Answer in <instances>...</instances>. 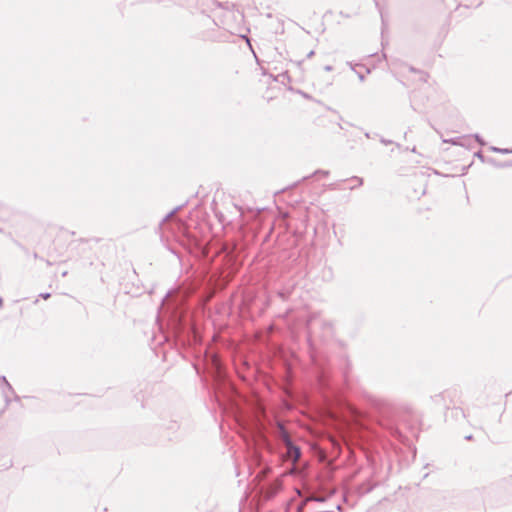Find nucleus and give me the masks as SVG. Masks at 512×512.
I'll use <instances>...</instances> for the list:
<instances>
[{
  "label": "nucleus",
  "mask_w": 512,
  "mask_h": 512,
  "mask_svg": "<svg viewBox=\"0 0 512 512\" xmlns=\"http://www.w3.org/2000/svg\"><path fill=\"white\" fill-rule=\"evenodd\" d=\"M39 296L46 300V299H48L51 296V294L46 292V293H41Z\"/></svg>",
  "instance_id": "9"
},
{
  "label": "nucleus",
  "mask_w": 512,
  "mask_h": 512,
  "mask_svg": "<svg viewBox=\"0 0 512 512\" xmlns=\"http://www.w3.org/2000/svg\"><path fill=\"white\" fill-rule=\"evenodd\" d=\"M477 156H478V157H480V158H482V155H481V153H480V152H478V153H477Z\"/></svg>",
  "instance_id": "17"
},
{
  "label": "nucleus",
  "mask_w": 512,
  "mask_h": 512,
  "mask_svg": "<svg viewBox=\"0 0 512 512\" xmlns=\"http://www.w3.org/2000/svg\"><path fill=\"white\" fill-rule=\"evenodd\" d=\"M175 321L177 322V324H180L181 319H180V318H178V319H176Z\"/></svg>",
  "instance_id": "15"
},
{
  "label": "nucleus",
  "mask_w": 512,
  "mask_h": 512,
  "mask_svg": "<svg viewBox=\"0 0 512 512\" xmlns=\"http://www.w3.org/2000/svg\"><path fill=\"white\" fill-rule=\"evenodd\" d=\"M359 78H360L361 81L364 80V76L363 75H360Z\"/></svg>",
  "instance_id": "16"
},
{
  "label": "nucleus",
  "mask_w": 512,
  "mask_h": 512,
  "mask_svg": "<svg viewBox=\"0 0 512 512\" xmlns=\"http://www.w3.org/2000/svg\"><path fill=\"white\" fill-rule=\"evenodd\" d=\"M1 384L5 385L8 390H12L11 385L8 383L4 376H0V385Z\"/></svg>",
  "instance_id": "5"
},
{
  "label": "nucleus",
  "mask_w": 512,
  "mask_h": 512,
  "mask_svg": "<svg viewBox=\"0 0 512 512\" xmlns=\"http://www.w3.org/2000/svg\"><path fill=\"white\" fill-rule=\"evenodd\" d=\"M381 142H382L383 144H385V145H388V144H390V143H391V141H389V140H385V139H382V140H381Z\"/></svg>",
  "instance_id": "11"
},
{
  "label": "nucleus",
  "mask_w": 512,
  "mask_h": 512,
  "mask_svg": "<svg viewBox=\"0 0 512 512\" xmlns=\"http://www.w3.org/2000/svg\"><path fill=\"white\" fill-rule=\"evenodd\" d=\"M352 180L356 181V184L352 186V188H354L355 186H361L363 184V180L359 177H353Z\"/></svg>",
  "instance_id": "6"
},
{
  "label": "nucleus",
  "mask_w": 512,
  "mask_h": 512,
  "mask_svg": "<svg viewBox=\"0 0 512 512\" xmlns=\"http://www.w3.org/2000/svg\"><path fill=\"white\" fill-rule=\"evenodd\" d=\"M3 306V299L0 297V308Z\"/></svg>",
  "instance_id": "14"
},
{
  "label": "nucleus",
  "mask_w": 512,
  "mask_h": 512,
  "mask_svg": "<svg viewBox=\"0 0 512 512\" xmlns=\"http://www.w3.org/2000/svg\"><path fill=\"white\" fill-rule=\"evenodd\" d=\"M451 143L454 144V145H461V146L464 145V143L461 142L460 138L451 140Z\"/></svg>",
  "instance_id": "8"
},
{
  "label": "nucleus",
  "mask_w": 512,
  "mask_h": 512,
  "mask_svg": "<svg viewBox=\"0 0 512 512\" xmlns=\"http://www.w3.org/2000/svg\"><path fill=\"white\" fill-rule=\"evenodd\" d=\"M316 173H321L322 176H326L328 175V172L327 171H317Z\"/></svg>",
  "instance_id": "12"
},
{
  "label": "nucleus",
  "mask_w": 512,
  "mask_h": 512,
  "mask_svg": "<svg viewBox=\"0 0 512 512\" xmlns=\"http://www.w3.org/2000/svg\"><path fill=\"white\" fill-rule=\"evenodd\" d=\"M474 138L476 139V141L480 144V145H484V141L481 139L480 135L479 134H475L474 135Z\"/></svg>",
  "instance_id": "7"
},
{
  "label": "nucleus",
  "mask_w": 512,
  "mask_h": 512,
  "mask_svg": "<svg viewBox=\"0 0 512 512\" xmlns=\"http://www.w3.org/2000/svg\"><path fill=\"white\" fill-rule=\"evenodd\" d=\"M180 206L176 207L175 209H173L170 213H168L164 219H163V222H166L168 221L178 210H180Z\"/></svg>",
  "instance_id": "4"
},
{
  "label": "nucleus",
  "mask_w": 512,
  "mask_h": 512,
  "mask_svg": "<svg viewBox=\"0 0 512 512\" xmlns=\"http://www.w3.org/2000/svg\"><path fill=\"white\" fill-rule=\"evenodd\" d=\"M324 70H325V71H327V72H330V71H332V70H333V67H332V66H330V65H326V66L324 67Z\"/></svg>",
  "instance_id": "10"
},
{
  "label": "nucleus",
  "mask_w": 512,
  "mask_h": 512,
  "mask_svg": "<svg viewBox=\"0 0 512 512\" xmlns=\"http://www.w3.org/2000/svg\"><path fill=\"white\" fill-rule=\"evenodd\" d=\"M490 149L493 152L501 153V154H510V153H512L511 149H504V148H498V147H491Z\"/></svg>",
  "instance_id": "3"
},
{
  "label": "nucleus",
  "mask_w": 512,
  "mask_h": 512,
  "mask_svg": "<svg viewBox=\"0 0 512 512\" xmlns=\"http://www.w3.org/2000/svg\"><path fill=\"white\" fill-rule=\"evenodd\" d=\"M313 55H314V51L312 50V51H310V52L308 53L307 57H308V58H311Z\"/></svg>",
  "instance_id": "13"
},
{
  "label": "nucleus",
  "mask_w": 512,
  "mask_h": 512,
  "mask_svg": "<svg viewBox=\"0 0 512 512\" xmlns=\"http://www.w3.org/2000/svg\"><path fill=\"white\" fill-rule=\"evenodd\" d=\"M277 426H278V430H279V437L283 441L284 445L285 446L290 445L292 443V440H291L288 432L286 431L284 425L282 423H278Z\"/></svg>",
  "instance_id": "2"
},
{
  "label": "nucleus",
  "mask_w": 512,
  "mask_h": 512,
  "mask_svg": "<svg viewBox=\"0 0 512 512\" xmlns=\"http://www.w3.org/2000/svg\"><path fill=\"white\" fill-rule=\"evenodd\" d=\"M285 447H286L287 458L293 462H296L300 458V455H301L299 447L296 446L293 442L290 445H287Z\"/></svg>",
  "instance_id": "1"
}]
</instances>
